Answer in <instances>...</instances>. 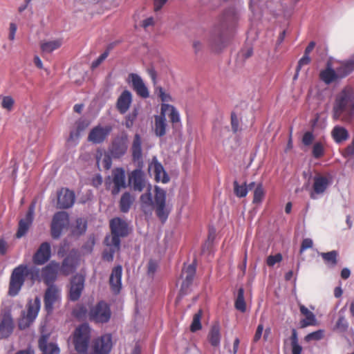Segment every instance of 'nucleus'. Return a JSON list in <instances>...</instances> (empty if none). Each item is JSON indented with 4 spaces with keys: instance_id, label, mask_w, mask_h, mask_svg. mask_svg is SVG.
Wrapping results in <instances>:
<instances>
[{
    "instance_id": "43",
    "label": "nucleus",
    "mask_w": 354,
    "mask_h": 354,
    "mask_svg": "<svg viewBox=\"0 0 354 354\" xmlns=\"http://www.w3.org/2000/svg\"><path fill=\"white\" fill-rule=\"evenodd\" d=\"M234 193L239 198L245 197L248 193V188L245 183L243 185H239L237 180L234 181Z\"/></svg>"
},
{
    "instance_id": "14",
    "label": "nucleus",
    "mask_w": 354,
    "mask_h": 354,
    "mask_svg": "<svg viewBox=\"0 0 354 354\" xmlns=\"http://www.w3.org/2000/svg\"><path fill=\"white\" fill-rule=\"evenodd\" d=\"M84 277L83 275L77 274L71 280L69 297L71 301H77L80 299L84 287Z\"/></svg>"
},
{
    "instance_id": "57",
    "label": "nucleus",
    "mask_w": 354,
    "mask_h": 354,
    "mask_svg": "<svg viewBox=\"0 0 354 354\" xmlns=\"http://www.w3.org/2000/svg\"><path fill=\"white\" fill-rule=\"evenodd\" d=\"M158 268V263L156 260L151 259L148 263L147 274L151 277H153Z\"/></svg>"
},
{
    "instance_id": "13",
    "label": "nucleus",
    "mask_w": 354,
    "mask_h": 354,
    "mask_svg": "<svg viewBox=\"0 0 354 354\" xmlns=\"http://www.w3.org/2000/svg\"><path fill=\"white\" fill-rule=\"evenodd\" d=\"M51 257V247L48 242L42 243L32 256L35 266L45 264Z\"/></svg>"
},
{
    "instance_id": "25",
    "label": "nucleus",
    "mask_w": 354,
    "mask_h": 354,
    "mask_svg": "<svg viewBox=\"0 0 354 354\" xmlns=\"http://www.w3.org/2000/svg\"><path fill=\"white\" fill-rule=\"evenodd\" d=\"M227 42L226 35L221 32L220 29H216L211 38V45L212 48L216 51H220L224 48Z\"/></svg>"
},
{
    "instance_id": "63",
    "label": "nucleus",
    "mask_w": 354,
    "mask_h": 354,
    "mask_svg": "<svg viewBox=\"0 0 354 354\" xmlns=\"http://www.w3.org/2000/svg\"><path fill=\"white\" fill-rule=\"evenodd\" d=\"M231 125L233 132L236 133L239 131V121L237 115L234 113L231 114Z\"/></svg>"
},
{
    "instance_id": "6",
    "label": "nucleus",
    "mask_w": 354,
    "mask_h": 354,
    "mask_svg": "<svg viewBox=\"0 0 354 354\" xmlns=\"http://www.w3.org/2000/svg\"><path fill=\"white\" fill-rule=\"evenodd\" d=\"M111 235L110 241L116 247L120 245V238L125 237L129 234L127 223L120 218H114L110 221Z\"/></svg>"
},
{
    "instance_id": "64",
    "label": "nucleus",
    "mask_w": 354,
    "mask_h": 354,
    "mask_svg": "<svg viewBox=\"0 0 354 354\" xmlns=\"http://www.w3.org/2000/svg\"><path fill=\"white\" fill-rule=\"evenodd\" d=\"M17 30V26L15 23H10L9 28L8 39L13 41L15 39V34Z\"/></svg>"
},
{
    "instance_id": "53",
    "label": "nucleus",
    "mask_w": 354,
    "mask_h": 354,
    "mask_svg": "<svg viewBox=\"0 0 354 354\" xmlns=\"http://www.w3.org/2000/svg\"><path fill=\"white\" fill-rule=\"evenodd\" d=\"M33 322L30 320L29 317L25 315V311H24L18 322L19 328L24 330L28 328Z\"/></svg>"
},
{
    "instance_id": "39",
    "label": "nucleus",
    "mask_w": 354,
    "mask_h": 354,
    "mask_svg": "<svg viewBox=\"0 0 354 354\" xmlns=\"http://www.w3.org/2000/svg\"><path fill=\"white\" fill-rule=\"evenodd\" d=\"M76 270V264L71 257L65 258L62 262L61 271L65 275H68Z\"/></svg>"
},
{
    "instance_id": "49",
    "label": "nucleus",
    "mask_w": 354,
    "mask_h": 354,
    "mask_svg": "<svg viewBox=\"0 0 354 354\" xmlns=\"http://www.w3.org/2000/svg\"><path fill=\"white\" fill-rule=\"evenodd\" d=\"M1 105V107L8 111H11L13 109L15 104V100L10 95L2 96Z\"/></svg>"
},
{
    "instance_id": "44",
    "label": "nucleus",
    "mask_w": 354,
    "mask_h": 354,
    "mask_svg": "<svg viewBox=\"0 0 354 354\" xmlns=\"http://www.w3.org/2000/svg\"><path fill=\"white\" fill-rule=\"evenodd\" d=\"M338 252L336 250H332L328 252L321 253L323 259L330 266L333 267L337 264V257Z\"/></svg>"
},
{
    "instance_id": "21",
    "label": "nucleus",
    "mask_w": 354,
    "mask_h": 354,
    "mask_svg": "<svg viewBox=\"0 0 354 354\" xmlns=\"http://www.w3.org/2000/svg\"><path fill=\"white\" fill-rule=\"evenodd\" d=\"M122 268L121 266H117L112 270L109 283L112 291L115 294H118L122 288Z\"/></svg>"
},
{
    "instance_id": "62",
    "label": "nucleus",
    "mask_w": 354,
    "mask_h": 354,
    "mask_svg": "<svg viewBox=\"0 0 354 354\" xmlns=\"http://www.w3.org/2000/svg\"><path fill=\"white\" fill-rule=\"evenodd\" d=\"M313 242L311 239L306 238L304 239L302 241L301 248H300V253H303L306 250L311 248L313 247Z\"/></svg>"
},
{
    "instance_id": "60",
    "label": "nucleus",
    "mask_w": 354,
    "mask_h": 354,
    "mask_svg": "<svg viewBox=\"0 0 354 354\" xmlns=\"http://www.w3.org/2000/svg\"><path fill=\"white\" fill-rule=\"evenodd\" d=\"M310 62V58L308 55L304 54V56L299 60L298 64L296 68V71L299 72L301 67L304 65H307Z\"/></svg>"
},
{
    "instance_id": "33",
    "label": "nucleus",
    "mask_w": 354,
    "mask_h": 354,
    "mask_svg": "<svg viewBox=\"0 0 354 354\" xmlns=\"http://www.w3.org/2000/svg\"><path fill=\"white\" fill-rule=\"evenodd\" d=\"M63 44L62 39L45 40L41 42L40 48L43 53H50L59 48Z\"/></svg>"
},
{
    "instance_id": "17",
    "label": "nucleus",
    "mask_w": 354,
    "mask_h": 354,
    "mask_svg": "<svg viewBox=\"0 0 354 354\" xmlns=\"http://www.w3.org/2000/svg\"><path fill=\"white\" fill-rule=\"evenodd\" d=\"M111 131V128L109 126L97 125L91 130L88 139L94 144H100L105 140Z\"/></svg>"
},
{
    "instance_id": "2",
    "label": "nucleus",
    "mask_w": 354,
    "mask_h": 354,
    "mask_svg": "<svg viewBox=\"0 0 354 354\" xmlns=\"http://www.w3.org/2000/svg\"><path fill=\"white\" fill-rule=\"evenodd\" d=\"M151 186L148 185L147 192L140 196V207L145 214H151L153 208L160 220L164 223L168 218L169 211L166 209V191L158 186L154 188V201L151 193Z\"/></svg>"
},
{
    "instance_id": "16",
    "label": "nucleus",
    "mask_w": 354,
    "mask_h": 354,
    "mask_svg": "<svg viewBox=\"0 0 354 354\" xmlns=\"http://www.w3.org/2000/svg\"><path fill=\"white\" fill-rule=\"evenodd\" d=\"M129 79L131 83L133 90L138 96L145 99L149 97V89L139 75L136 73H130L129 75Z\"/></svg>"
},
{
    "instance_id": "35",
    "label": "nucleus",
    "mask_w": 354,
    "mask_h": 354,
    "mask_svg": "<svg viewBox=\"0 0 354 354\" xmlns=\"http://www.w3.org/2000/svg\"><path fill=\"white\" fill-rule=\"evenodd\" d=\"M104 243L109 247V249L105 250L103 252V259L107 261H112L115 253L119 250L120 245L117 247L113 244V242L110 241V236H106L104 239Z\"/></svg>"
},
{
    "instance_id": "36",
    "label": "nucleus",
    "mask_w": 354,
    "mask_h": 354,
    "mask_svg": "<svg viewBox=\"0 0 354 354\" xmlns=\"http://www.w3.org/2000/svg\"><path fill=\"white\" fill-rule=\"evenodd\" d=\"M167 122L165 113H161L160 115L155 118V134L162 137L166 133Z\"/></svg>"
},
{
    "instance_id": "22",
    "label": "nucleus",
    "mask_w": 354,
    "mask_h": 354,
    "mask_svg": "<svg viewBox=\"0 0 354 354\" xmlns=\"http://www.w3.org/2000/svg\"><path fill=\"white\" fill-rule=\"evenodd\" d=\"M131 103V93L128 90H124L118 98L116 108L121 114H124L129 110Z\"/></svg>"
},
{
    "instance_id": "10",
    "label": "nucleus",
    "mask_w": 354,
    "mask_h": 354,
    "mask_svg": "<svg viewBox=\"0 0 354 354\" xmlns=\"http://www.w3.org/2000/svg\"><path fill=\"white\" fill-rule=\"evenodd\" d=\"M127 135L116 137L109 147L108 151L113 158H120L124 156L128 149Z\"/></svg>"
},
{
    "instance_id": "30",
    "label": "nucleus",
    "mask_w": 354,
    "mask_h": 354,
    "mask_svg": "<svg viewBox=\"0 0 354 354\" xmlns=\"http://www.w3.org/2000/svg\"><path fill=\"white\" fill-rule=\"evenodd\" d=\"M299 310L301 313L306 317V318L302 319L300 322L302 328H306L309 326H316L317 324L315 314L310 311L304 305H299Z\"/></svg>"
},
{
    "instance_id": "20",
    "label": "nucleus",
    "mask_w": 354,
    "mask_h": 354,
    "mask_svg": "<svg viewBox=\"0 0 354 354\" xmlns=\"http://www.w3.org/2000/svg\"><path fill=\"white\" fill-rule=\"evenodd\" d=\"M329 185L328 179L325 176H317L314 177L313 191L310 193L312 199H317V196L323 194Z\"/></svg>"
},
{
    "instance_id": "24",
    "label": "nucleus",
    "mask_w": 354,
    "mask_h": 354,
    "mask_svg": "<svg viewBox=\"0 0 354 354\" xmlns=\"http://www.w3.org/2000/svg\"><path fill=\"white\" fill-rule=\"evenodd\" d=\"M131 150L133 161L142 163V138L138 133L134 136Z\"/></svg>"
},
{
    "instance_id": "46",
    "label": "nucleus",
    "mask_w": 354,
    "mask_h": 354,
    "mask_svg": "<svg viewBox=\"0 0 354 354\" xmlns=\"http://www.w3.org/2000/svg\"><path fill=\"white\" fill-rule=\"evenodd\" d=\"M349 324L346 319L344 315H339L335 326L334 330H337L340 333H345L348 330Z\"/></svg>"
},
{
    "instance_id": "50",
    "label": "nucleus",
    "mask_w": 354,
    "mask_h": 354,
    "mask_svg": "<svg viewBox=\"0 0 354 354\" xmlns=\"http://www.w3.org/2000/svg\"><path fill=\"white\" fill-rule=\"evenodd\" d=\"M324 330L322 329L317 330L316 331L308 333L305 337V340L306 342H310L312 340H320L324 337Z\"/></svg>"
},
{
    "instance_id": "52",
    "label": "nucleus",
    "mask_w": 354,
    "mask_h": 354,
    "mask_svg": "<svg viewBox=\"0 0 354 354\" xmlns=\"http://www.w3.org/2000/svg\"><path fill=\"white\" fill-rule=\"evenodd\" d=\"M312 152L313 157L316 159H319L322 157L324 154V148L323 145L319 142H315L313 145Z\"/></svg>"
},
{
    "instance_id": "34",
    "label": "nucleus",
    "mask_w": 354,
    "mask_h": 354,
    "mask_svg": "<svg viewBox=\"0 0 354 354\" xmlns=\"http://www.w3.org/2000/svg\"><path fill=\"white\" fill-rule=\"evenodd\" d=\"M40 299L36 297L33 301H30L27 306V311L25 315L29 317L30 321H35L37 318L40 309Z\"/></svg>"
},
{
    "instance_id": "40",
    "label": "nucleus",
    "mask_w": 354,
    "mask_h": 354,
    "mask_svg": "<svg viewBox=\"0 0 354 354\" xmlns=\"http://www.w3.org/2000/svg\"><path fill=\"white\" fill-rule=\"evenodd\" d=\"M234 306L236 310L241 313H245L246 311V304L244 299V290L243 288H240L238 290Z\"/></svg>"
},
{
    "instance_id": "38",
    "label": "nucleus",
    "mask_w": 354,
    "mask_h": 354,
    "mask_svg": "<svg viewBox=\"0 0 354 354\" xmlns=\"http://www.w3.org/2000/svg\"><path fill=\"white\" fill-rule=\"evenodd\" d=\"M220 326L218 324L212 326L208 335V339L212 346L216 347L221 343Z\"/></svg>"
},
{
    "instance_id": "55",
    "label": "nucleus",
    "mask_w": 354,
    "mask_h": 354,
    "mask_svg": "<svg viewBox=\"0 0 354 354\" xmlns=\"http://www.w3.org/2000/svg\"><path fill=\"white\" fill-rule=\"evenodd\" d=\"M111 48V46H109L107 48V49L97 57V59H96L95 61H93L92 62V64H91L92 68H97L103 61H104L106 59V57H108V55L109 54V51H110Z\"/></svg>"
},
{
    "instance_id": "3",
    "label": "nucleus",
    "mask_w": 354,
    "mask_h": 354,
    "mask_svg": "<svg viewBox=\"0 0 354 354\" xmlns=\"http://www.w3.org/2000/svg\"><path fill=\"white\" fill-rule=\"evenodd\" d=\"M354 115V87L344 86L335 96L332 116L335 120H344Z\"/></svg>"
},
{
    "instance_id": "37",
    "label": "nucleus",
    "mask_w": 354,
    "mask_h": 354,
    "mask_svg": "<svg viewBox=\"0 0 354 354\" xmlns=\"http://www.w3.org/2000/svg\"><path fill=\"white\" fill-rule=\"evenodd\" d=\"M135 201V196L131 194L129 192H124L120 201V211L123 213H127L129 211L131 205Z\"/></svg>"
},
{
    "instance_id": "19",
    "label": "nucleus",
    "mask_w": 354,
    "mask_h": 354,
    "mask_svg": "<svg viewBox=\"0 0 354 354\" xmlns=\"http://www.w3.org/2000/svg\"><path fill=\"white\" fill-rule=\"evenodd\" d=\"M112 174L114 187L111 192L115 196L120 193L122 188L126 187L125 171L122 167H118L113 170Z\"/></svg>"
},
{
    "instance_id": "28",
    "label": "nucleus",
    "mask_w": 354,
    "mask_h": 354,
    "mask_svg": "<svg viewBox=\"0 0 354 354\" xmlns=\"http://www.w3.org/2000/svg\"><path fill=\"white\" fill-rule=\"evenodd\" d=\"M151 167L153 169L156 181H161L163 183L169 182V178L167 172L165 171L162 165L157 160L156 158H153Z\"/></svg>"
},
{
    "instance_id": "29",
    "label": "nucleus",
    "mask_w": 354,
    "mask_h": 354,
    "mask_svg": "<svg viewBox=\"0 0 354 354\" xmlns=\"http://www.w3.org/2000/svg\"><path fill=\"white\" fill-rule=\"evenodd\" d=\"M196 274V266L194 264H189L185 267L182 271V278L183 279L181 291L187 289L192 284Z\"/></svg>"
},
{
    "instance_id": "11",
    "label": "nucleus",
    "mask_w": 354,
    "mask_h": 354,
    "mask_svg": "<svg viewBox=\"0 0 354 354\" xmlns=\"http://www.w3.org/2000/svg\"><path fill=\"white\" fill-rule=\"evenodd\" d=\"M129 185L135 192H141L147 185L145 174L141 169H136L129 176Z\"/></svg>"
},
{
    "instance_id": "32",
    "label": "nucleus",
    "mask_w": 354,
    "mask_h": 354,
    "mask_svg": "<svg viewBox=\"0 0 354 354\" xmlns=\"http://www.w3.org/2000/svg\"><path fill=\"white\" fill-rule=\"evenodd\" d=\"M167 109L170 111L169 118L174 127L181 126L180 116L178 111L172 105L168 104H162L161 107V113H164Z\"/></svg>"
},
{
    "instance_id": "31",
    "label": "nucleus",
    "mask_w": 354,
    "mask_h": 354,
    "mask_svg": "<svg viewBox=\"0 0 354 354\" xmlns=\"http://www.w3.org/2000/svg\"><path fill=\"white\" fill-rule=\"evenodd\" d=\"M331 136L337 144H340L348 139L349 133L345 127L336 125L331 131Z\"/></svg>"
},
{
    "instance_id": "4",
    "label": "nucleus",
    "mask_w": 354,
    "mask_h": 354,
    "mask_svg": "<svg viewBox=\"0 0 354 354\" xmlns=\"http://www.w3.org/2000/svg\"><path fill=\"white\" fill-rule=\"evenodd\" d=\"M91 339V328L88 324L77 327L73 334V344L78 353H85L88 351Z\"/></svg>"
},
{
    "instance_id": "27",
    "label": "nucleus",
    "mask_w": 354,
    "mask_h": 354,
    "mask_svg": "<svg viewBox=\"0 0 354 354\" xmlns=\"http://www.w3.org/2000/svg\"><path fill=\"white\" fill-rule=\"evenodd\" d=\"M48 337L42 335L39 339V347L43 354H59L60 350L57 344L48 343Z\"/></svg>"
},
{
    "instance_id": "12",
    "label": "nucleus",
    "mask_w": 354,
    "mask_h": 354,
    "mask_svg": "<svg viewBox=\"0 0 354 354\" xmlns=\"http://www.w3.org/2000/svg\"><path fill=\"white\" fill-rule=\"evenodd\" d=\"M34 213L35 204H31L28 207L25 217L21 218L19 222V227L16 233V237L17 239H20L27 234L30 227L32 224L34 220Z\"/></svg>"
},
{
    "instance_id": "18",
    "label": "nucleus",
    "mask_w": 354,
    "mask_h": 354,
    "mask_svg": "<svg viewBox=\"0 0 354 354\" xmlns=\"http://www.w3.org/2000/svg\"><path fill=\"white\" fill-rule=\"evenodd\" d=\"M14 322L10 312L1 315L0 319V339L8 337L13 332Z\"/></svg>"
},
{
    "instance_id": "8",
    "label": "nucleus",
    "mask_w": 354,
    "mask_h": 354,
    "mask_svg": "<svg viewBox=\"0 0 354 354\" xmlns=\"http://www.w3.org/2000/svg\"><path fill=\"white\" fill-rule=\"evenodd\" d=\"M112 348L111 334H105L95 339L91 344L88 354H109Z\"/></svg>"
},
{
    "instance_id": "58",
    "label": "nucleus",
    "mask_w": 354,
    "mask_h": 354,
    "mask_svg": "<svg viewBox=\"0 0 354 354\" xmlns=\"http://www.w3.org/2000/svg\"><path fill=\"white\" fill-rule=\"evenodd\" d=\"M137 115H138L137 110L135 109L133 111H132L128 115H127L126 120H125V126L127 128H130L133 126V122L137 118Z\"/></svg>"
},
{
    "instance_id": "42",
    "label": "nucleus",
    "mask_w": 354,
    "mask_h": 354,
    "mask_svg": "<svg viewBox=\"0 0 354 354\" xmlns=\"http://www.w3.org/2000/svg\"><path fill=\"white\" fill-rule=\"evenodd\" d=\"M292 353V354H301L302 351V347L299 344L298 335L297 330L292 328V335L290 337Z\"/></svg>"
},
{
    "instance_id": "48",
    "label": "nucleus",
    "mask_w": 354,
    "mask_h": 354,
    "mask_svg": "<svg viewBox=\"0 0 354 354\" xmlns=\"http://www.w3.org/2000/svg\"><path fill=\"white\" fill-rule=\"evenodd\" d=\"M86 222L82 218H77L73 232L75 234L81 235L86 231Z\"/></svg>"
},
{
    "instance_id": "45",
    "label": "nucleus",
    "mask_w": 354,
    "mask_h": 354,
    "mask_svg": "<svg viewBox=\"0 0 354 354\" xmlns=\"http://www.w3.org/2000/svg\"><path fill=\"white\" fill-rule=\"evenodd\" d=\"M202 310H199L193 317V320L190 326V330L192 333H195L201 329L202 325L201 322L202 317Z\"/></svg>"
},
{
    "instance_id": "5",
    "label": "nucleus",
    "mask_w": 354,
    "mask_h": 354,
    "mask_svg": "<svg viewBox=\"0 0 354 354\" xmlns=\"http://www.w3.org/2000/svg\"><path fill=\"white\" fill-rule=\"evenodd\" d=\"M111 316V311L110 306L104 301H99L95 306H93L89 311L90 319L95 323H107Z\"/></svg>"
},
{
    "instance_id": "1",
    "label": "nucleus",
    "mask_w": 354,
    "mask_h": 354,
    "mask_svg": "<svg viewBox=\"0 0 354 354\" xmlns=\"http://www.w3.org/2000/svg\"><path fill=\"white\" fill-rule=\"evenodd\" d=\"M60 269L59 263L55 261H51L44 266L41 270L35 266L20 264L15 268L11 273L8 294L12 297L18 295L21 290L25 280L30 281L31 284L43 279L46 286H53Z\"/></svg>"
},
{
    "instance_id": "23",
    "label": "nucleus",
    "mask_w": 354,
    "mask_h": 354,
    "mask_svg": "<svg viewBox=\"0 0 354 354\" xmlns=\"http://www.w3.org/2000/svg\"><path fill=\"white\" fill-rule=\"evenodd\" d=\"M319 78L326 85L339 81L336 68L334 69L330 63H328L326 68L320 72Z\"/></svg>"
},
{
    "instance_id": "51",
    "label": "nucleus",
    "mask_w": 354,
    "mask_h": 354,
    "mask_svg": "<svg viewBox=\"0 0 354 354\" xmlns=\"http://www.w3.org/2000/svg\"><path fill=\"white\" fill-rule=\"evenodd\" d=\"M237 20L236 12L234 9L231 8L229 10L226 11L224 14V22L227 24L228 22L230 25L234 24V22Z\"/></svg>"
},
{
    "instance_id": "9",
    "label": "nucleus",
    "mask_w": 354,
    "mask_h": 354,
    "mask_svg": "<svg viewBox=\"0 0 354 354\" xmlns=\"http://www.w3.org/2000/svg\"><path fill=\"white\" fill-rule=\"evenodd\" d=\"M69 223L68 215L65 212H58L53 217L50 232L53 239H57L62 235L63 229Z\"/></svg>"
},
{
    "instance_id": "56",
    "label": "nucleus",
    "mask_w": 354,
    "mask_h": 354,
    "mask_svg": "<svg viewBox=\"0 0 354 354\" xmlns=\"http://www.w3.org/2000/svg\"><path fill=\"white\" fill-rule=\"evenodd\" d=\"M282 260V255L278 253L275 255H270L266 260L268 266L272 267L274 266L277 263L281 262Z\"/></svg>"
},
{
    "instance_id": "15",
    "label": "nucleus",
    "mask_w": 354,
    "mask_h": 354,
    "mask_svg": "<svg viewBox=\"0 0 354 354\" xmlns=\"http://www.w3.org/2000/svg\"><path fill=\"white\" fill-rule=\"evenodd\" d=\"M75 200V193L67 188H62L57 192V207L59 209H68L71 207Z\"/></svg>"
},
{
    "instance_id": "54",
    "label": "nucleus",
    "mask_w": 354,
    "mask_h": 354,
    "mask_svg": "<svg viewBox=\"0 0 354 354\" xmlns=\"http://www.w3.org/2000/svg\"><path fill=\"white\" fill-rule=\"evenodd\" d=\"M156 94L164 102H168L171 101V97L169 93H165V90L161 86H158L155 88Z\"/></svg>"
},
{
    "instance_id": "61",
    "label": "nucleus",
    "mask_w": 354,
    "mask_h": 354,
    "mask_svg": "<svg viewBox=\"0 0 354 354\" xmlns=\"http://www.w3.org/2000/svg\"><path fill=\"white\" fill-rule=\"evenodd\" d=\"M314 140V136L312 132L307 131L306 132L302 138V142L304 145L308 146L312 144Z\"/></svg>"
},
{
    "instance_id": "41",
    "label": "nucleus",
    "mask_w": 354,
    "mask_h": 354,
    "mask_svg": "<svg viewBox=\"0 0 354 354\" xmlns=\"http://www.w3.org/2000/svg\"><path fill=\"white\" fill-rule=\"evenodd\" d=\"M102 156V153H100V155L99 154L97 155V156H96L97 164L99 165L101 163L103 167L106 170H109L111 167L112 158H113L111 156V154H110L109 153V151L106 152L104 154L102 159H101Z\"/></svg>"
},
{
    "instance_id": "7",
    "label": "nucleus",
    "mask_w": 354,
    "mask_h": 354,
    "mask_svg": "<svg viewBox=\"0 0 354 354\" xmlns=\"http://www.w3.org/2000/svg\"><path fill=\"white\" fill-rule=\"evenodd\" d=\"M62 301L61 290L56 286H47L44 295V308L48 314H51L54 307Z\"/></svg>"
},
{
    "instance_id": "47",
    "label": "nucleus",
    "mask_w": 354,
    "mask_h": 354,
    "mask_svg": "<svg viewBox=\"0 0 354 354\" xmlns=\"http://www.w3.org/2000/svg\"><path fill=\"white\" fill-rule=\"evenodd\" d=\"M265 192L262 183H259L254 191L253 203L259 204L262 202Z\"/></svg>"
},
{
    "instance_id": "59",
    "label": "nucleus",
    "mask_w": 354,
    "mask_h": 354,
    "mask_svg": "<svg viewBox=\"0 0 354 354\" xmlns=\"http://www.w3.org/2000/svg\"><path fill=\"white\" fill-rule=\"evenodd\" d=\"M82 130V129H80V130L76 129L71 131L68 141L75 145L77 144L80 138V133Z\"/></svg>"
},
{
    "instance_id": "26",
    "label": "nucleus",
    "mask_w": 354,
    "mask_h": 354,
    "mask_svg": "<svg viewBox=\"0 0 354 354\" xmlns=\"http://www.w3.org/2000/svg\"><path fill=\"white\" fill-rule=\"evenodd\" d=\"M339 80L345 78L354 71V55L347 60L341 62L336 68Z\"/></svg>"
}]
</instances>
